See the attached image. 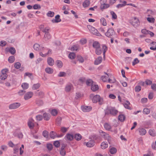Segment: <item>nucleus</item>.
<instances>
[{
    "instance_id": "obj_7",
    "label": "nucleus",
    "mask_w": 156,
    "mask_h": 156,
    "mask_svg": "<svg viewBox=\"0 0 156 156\" xmlns=\"http://www.w3.org/2000/svg\"><path fill=\"white\" fill-rule=\"evenodd\" d=\"M34 120L32 118H30L28 119L27 125L30 129H32L34 128Z\"/></svg>"
},
{
    "instance_id": "obj_24",
    "label": "nucleus",
    "mask_w": 156,
    "mask_h": 156,
    "mask_svg": "<svg viewBox=\"0 0 156 156\" xmlns=\"http://www.w3.org/2000/svg\"><path fill=\"white\" fill-rule=\"evenodd\" d=\"M51 37L50 34L49 33H46L44 34V39L45 41H47L51 38Z\"/></svg>"
},
{
    "instance_id": "obj_61",
    "label": "nucleus",
    "mask_w": 156,
    "mask_h": 156,
    "mask_svg": "<svg viewBox=\"0 0 156 156\" xmlns=\"http://www.w3.org/2000/svg\"><path fill=\"white\" fill-rule=\"evenodd\" d=\"M16 51L15 49L13 47H10V54L14 55L15 54Z\"/></svg>"
},
{
    "instance_id": "obj_35",
    "label": "nucleus",
    "mask_w": 156,
    "mask_h": 156,
    "mask_svg": "<svg viewBox=\"0 0 156 156\" xmlns=\"http://www.w3.org/2000/svg\"><path fill=\"white\" fill-rule=\"evenodd\" d=\"M105 128L107 130H109L111 129L110 125L107 123H105L104 125Z\"/></svg>"
},
{
    "instance_id": "obj_33",
    "label": "nucleus",
    "mask_w": 156,
    "mask_h": 156,
    "mask_svg": "<svg viewBox=\"0 0 156 156\" xmlns=\"http://www.w3.org/2000/svg\"><path fill=\"white\" fill-rule=\"evenodd\" d=\"M74 137L75 139L77 141L80 140L82 138V136L79 133L75 134Z\"/></svg>"
},
{
    "instance_id": "obj_57",
    "label": "nucleus",
    "mask_w": 156,
    "mask_h": 156,
    "mask_svg": "<svg viewBox=\"0 0 156 156\" xmlns=\"http://www.w3.org/2000/svg\"><path fill=\"white\" fill-rule=\"evenodd\" d=\"M60 154L62 156H64L66 154V152L63 148L62 147L60 151Z\"/></svg>"
},
{
    "instance_id": "obj_10",
    "label": "nucleus",
    "mask_w": 156,
    "mask_h": 156,
    "mask_svg": "<svg viewBox=\"0 0 156 156\" xmlns=\"http://www.w3.org/2000/svg\"><path fill=\"white\" fill-rule=\"evenodd\" d=\"M74 136L73 134L67 133L64 137V139L66 140L71 141L74 139Z\"/></svg>"
},
{
    "instance_id": "obj_56",
    "label": "nucleus",
    "mask_w": 156,
    "mask_h": 156,
    "mask_svg": "<svg viewBox=\"0 0 156 156\" xmlns=\"http://www.w3.org/2000/svg\"><path fill=\"white\" fill-rule=\"evenodd\" d=\"M43 135L44 137L47 138L48 137V133L47 131H44L43 132Z\"/></svg>"
},
{
    "instance_id": "obj_18",
    "label": "nucleus",
    "mask_w": 156,
    "mask_h": 156,
    "mask_svg": "<svg viewBox=\"0 0 156 156\" xmlns=\"http://www.w3.org/2000/svg\"><path fill=\"white\" fill-rule=\"evenodd\" d=\"M45 50H46L47 51V52L45 53L44 54H43L42 52H40V55L42 57H46L48 55L51 53V50L50 49H48L47 48L45 49Z\"/></svg>"
},
{
    "instance_id": "obj_6",
    "label": "nucleus",
    "mask_w": 156,
    "mask_h": 156,
    "mask_svg": "<svg viewBox=\"0 0 156 156\" xmlns=\"http://www.w3.org/2000/svg\"><path fill=\"white\" fill-rule=\"evenodd\" d=\"M13 135L19 139H22L23 137V133L19 129H16L14 130L13 132Z\"/></svg>"
},
{
    "instance_id": "obj_2",
    "label": "nucleus",
    "mask_w": 156,
    "mask_h": 156,
    "mask_svg": "<svg viewBox=\"0 0 156 156\" xmlns=\"http://www.w3.org/2000/svg\"><path fill=\"white\" fill-rule=\"evenodd\" d=\"M90 97L92 99V100L93 103H96L98 101L100 104H102L103 102V99L101 98L100 95H96L95 96L93 94H91L90 95Z\"/></svg>"
},
{
    "instance_id": "obj_64",
    "label": "nucleus",
    "mask_w": 156,
    "mask_h": 156,
    "mask_svg": "<svg viewBox=\"0 0 156 156\" xmlns=\"http://www.w3.org/2000/svg\"><path fill=\"white\" fill-rule=\"evenodd\" d=\"M151 88L154 91H156V84L153 83L151 84Z\"/></svg>"
},
{
    "instance_id": "obj_26",
    "label": "nucleus",
    "mask_w": 156,
    "mask_h": 156,
    "mask_svg": "<svg viewBox=\"0 0 156 156\" xmlns=\"http://www.w3.org/2000/svg\"><path fill=\"white\" fill-rule=\"evenodd\" d=\"M130 102L128 101H125L124 103L123 104V105L125 108L128 109H130V108L129 106Z\"/></svg>"
},
{
    "instance_id": "obj_46",
    "label": "nucleus",
    "mask_w": 156,
    "mask_h": 156,
    "mask_svg": "<svg viewBox=\"0 0 156 156\" xmlns=\"http://www.w3.org/2000/svg\"><path fill=\"white\" fill-rule=\"evenodd\" d=\"M150 112V110L148 108H145L143 109V113L145 115H148Z\"/></svg>"
},
{
    "instance_id": "obj_17",
    "label": "nucleus",
    "mask_w": 156,
    "mask_h": 156,
    "mask_svg": "<svg viewBox=\"0 0 156 156\" xmlns=\"http://www.w3.org/2000/svg\"><path fill=\"white\" fill-rule=\"evenodd\" d=\"M129 22L134 27H137L140 24L139 20H130Z\"/></svg>"
},
{
    "instance_id": "obj_62",
    "label": "nucleus",
    "mask_w": 156,
    "mask_h": 156,
    "mask_svg": "<svg viewBox=\"0 0 156 156\" xmlns=\"http://www.w3.org/2000/svg\"><path fill=\"white\" fill-rule=\"evenodd\" d=\"M47 147L49 151H51L52 148V145L51 144H47Z\"/></svg>"
},
{
    "instance_id": "obj_55",
    "label": "nucleus",
    "mask_w": 156,
    "mask_h": 156,
    "mask_svg": "<svg viewBox=\"0 0 156 156\" xmlns=\"http://www.w3.org/2000/svg\"><path fill=\"white\" fill-rule=\"evenodd\" d=\"M105 139L108 140L109 144H110L111 143L112 139L109 135H108V136H107L106 137V138Z\"/></svg>"
},
{
    "instance_id": "obj_21",
    "label": "nucleus",
    "mask_w": 156,
    "mask_h": 156,
    "mask_svg": "<svg viewBox=\"0 0 156 156\" xmlns=\"http://www.w3.org/2000/svg\"><path fill=\"white\" fill-rule=\"evenodd\" d=\"M102 57L99 56L98 57L95 61L94 64L95 65H98L100 64L102 61Z\"/></svg>"
},
{
    "instance_id": "obj_36",
    "label": "nucleus",
    "mask_w": 156,
    "mask_h": 156,
    "mask_svg": "<svg viewBox=\"0 0 156 156\" xmlns=\"http://www.w3.org/2000/svg\"><path fill=\"white\" fill-rule=\"evenodd\" d=\"M21 87L23 89L25 90L29 87V85L27 83H22Z\"/></svg>"
},
{
    "instance_id": "obj_12",
    "label": "nucleus",
    "mask_w": 156,
    "mask_h": 156,
    "mask_svg": "<svg viewBox=\"0 0 156 156\" xmlns=\"http://www.w3.org/2000/svg\"><path fill=\"white\" fill-rule=\"evenodd\" d=\"M84 144L86 145L88 147H91L94 145L95 142L94 140H91L87 142H84Z\"/></svg>"
},
{
    "instance_id": "obj_23",
    "label": "nucleus",
    "mask_w": 156,
    "mask_h": 156,
    "mask_svg": "<svg viewBox=\"0 0 156 156\" xmlns=\"http://www.w3.org/2000/svg\"><path fill=\"white\" fill-rule=\"evenodd\" d=\"M90 1L89 0H85L83 2V6L84 8H86L88 7L90 5Z\"/></svg>"
},
{
    "instance_id": "obj_16",
    "label": "nucleus",
    "mask_w": 156,
    "mask_h": 156,
    "mask_svg": "<svg viewBox=\"0 0 156 156\" xmlns=\"http://www.w3.org/2000/svg\"><path fill=\"white\" fill-rule=\"evenodd\" d=\"M20 105L19 103H15L10 105V109H15L19 108Z\"/></svg>"
},
{
    "instance_id": "obj_38",
    "label": "nucleus",
    "mask_w": 156,
    "mask_h": 156,
    "mask_svg": "<svg viewBox=\"0 0 156 156\" xmlns=\"http://www.w3.org/2000/svg\"><path fill=\"white\" fill-rule=\"evenodd\" d=\"M125 119V117L124 115L121 114L119 116L118 119L121 122H123Z\"/></svg>"
},
{
    "instance_id": "obj_22",
    "label": "nucleus",
    "mask_w": 156,
    "mask_h": 156,
    "mask_svg": "<svg viewBox=\"0 0 156 156\" xmlns=\"http://www.w3.org/2000/svg\"><path fill=\"white\" fill-rule=\"evenodd\" d=\"M101 46L102 47V50H101L103 52L104 57H105V53L108 50V48L107 46L105 44L102 45Z\"/></svg>"
},
{
    "instance_id": "obj_30",
    "label": "nucleus",
    "mask_w": 156,
    "mask_h": 156,
    "mask_svg": "<svg viewBox=\"0 0 156 156\" xmlns=\"http://www.w3.org/2000/svg\"><path fill=\"white\" fill-rule=\"evenodd\" d=\"M108 144L107 142H103L101 144V148L103 149H105L108 147Z\"/></svg>"
},
{
    "instance_id": "obj_41",
    "label": "nucleus",
    "mask_w": 156,
    "mask_h": 156,
    "mask_svg": "<svg viewBox=\"0 0 156 156\" xmlns=\"http://www.w3.org/2000/svg\"><path fill=\"white\" fill-rule=\"evenodd\" d=\"M57 66L59 68H61L62 66V62L59 60H57L56 62Z\"/></svg>"
},
{
    "instance_id": "obj_19",
    "label": "nucleus",
    "mask_w": 156,
    "mask_h": 156,
    "mask_svg": "<svg viewBox=\"0 0 156 156\" xmlns=\"http://www.w3.org/2000/svg\"><path fill=\"white\" fill-rule=\"evenodd\" d=\"M47 62L50 66H53L54 63V60L51 57H48L47 59Z\"/></svg>"
},
{
    "instance_id": "obj_44",
    "label": "nucleus",
    "mask_w": 156,
    "mask_h": 156,
    "mask_svg": "<svg viewBox=\"0 0 156 156\" xmlns=\"http://www.w3.org/2000/svg\"><path fill=\"white\" fill-rule=\"evenodd\" d=\"M35 119L37 121H41L42 120L43 117L41 115H38L36 116Z\"/></svg>"
},
{
    "instance_id": "obj_42",
    "label": "nucleus",
    "mask_w": 156,
    "mask_h": 156,
    "mask_svg": "<svg viewBox=\"0 0 156 156\" xmlns=\"http://www.w3.org/2000/svg\"><path fill=\"white\" fill-rule=\"evenodd\" d=\"M21 63L19 62H17L14 63V66L15 68L17 69H19L21 67Z\"/></svg>"
},
{
    "instance_id": "obj_13",
    "label": "nucleus",
    "mask_w": 156,
    "mask_h": 156,
    "mask_svg": "<svg viewBox=\"0 0 156 156\" xmlns=\"http://www.w3.org/2000/svg\"><path fill=\"white\" fill-rule=\"evenodd\" d=\"M34 95V93L31 91L27 92L24 96V99L25 100H27L31 98Z\"/></svg>"
},
{
    "instance_id": "obj_28",
    "label": "nucleus",
    "mask_w": 156,
    "mask_h": 156,
    "mask_svg": "<svg viewBox=\"0 0 156 156\" xmlns=\"http://www.w3.org/2000/svg\"><path fill=\"white\" fill-rule=\"evenodd\" d=\"M45 71L47 73L51 74L53 73L54 70L52 68L48 67L45 69Z\"/></svg>"
},
{
    "instance_id": "obj_53",
    "label": "nucleus",
    "mask_w": 156,
    "mask_h": 156,
    "mask_svg": "<svg viewBox=\"0 0 156 156\" xmlns=\"http://www.w3.org/2000/svg\"><path fill=\"white\" fill-rule=\"evenodd\" d=\"M77 60L80 62L83 63L84 62L83 58L80 55H78L77 57Z\"/></svg>"
},
{
    "instance_id": "obj_27",
    "label": "nucleus",
    "mask_w": 156,
    "mask_h": 156,
    "mask_svg": "<svg viewBox=\"0 0 156 156\" xmlns=\"http://www.w3.org/2000/svg\"><path fill=\"white\" fill-rule=\"evenodd\" d=\"M99 88L98 86L97 85L92 84L91 87V90L93 91H96Z\"/></svg>"
},
{
    "instance_id": "obj_20",
    "label": "nucleus",
    "mask_w": 156,
    "mask_h": 156,
    "mask_svg": "<svg viewBox=\"0 0 156 156\" xmlns=\"http://www.w3.org/2000/svg\"><path fill=\"white\" fill-rule=\"evenodd\" d=\"M43 118H44V120L48 121L50 118V115L49 113L45 112L43 114Z\"/></svg>"
},
{
    "instance_id": "obj_14",
    "label": "nucleus",
    "mask_w": 156,
    "mask_h": 156,
    "mask_svg": "<svg viewBox=\"0 0 156 156\" xmlns=\"http://www.w3.org/2000/svg\"><path fill=\"white\" fill-rule=\"evenodd\" d=\"M82 110L84 112H88L90 111L92 108L90 106H82L81 107Z\"/></svg>"
},
{
    "instance_id": "obj_59",
    "label": "nucleus",
    "mask_w": 156,
    "mask_h": 156,
    "mask_svg": "<svg viewBox=\"0 0 156 156\" xmlns=\"http://www.w3.org/2000/svg\"><path fill=\"white\" fill-rule=\"evenodd\" d=\"M139 62V60L137 58L134 59L132 62V65L133 66L135 65L136 64Z\"/></svg>"
},
{
    "instance_id": "obj_3",
    "label": "nucleus",
    "mask_w": 156,
    "mask_h": 156,
    "mask_svg": "<svg viewBox=\"0 0 156 156\" xmlns=\"http://www.w3.org/2000/svg\"><path fill=\"white\" fill-rule=\"evenodd\" d=\"M118 112V111L114 108L112 107H108L105 110V114H110L113 115H116Z\"/></svg>"
},
{
    "instance_id": "obj_15",
    "label": "nucleus",
    "mask_w": 156,
    "mask_h": 156,
    "mask_svg": "<svg viewBox=\"0 0 156 156\" xmlns=\"http://www.w3.org/2000/svg\"><path fill=\"white\" fill-rule=\"evenodd\" d=\"M10 147L13 148V149L14 153H16L18 152L19 147L17 145L14 144L11 141H10Z\"/></svg>"
},
{
    "instance_id": "obj_58",
    "label": "nucleus",
    "mask_w": 156,
    "mask_h": 156,
    "mask_svg": "<svg viewBox=\"0 0 156 156\" xmlns=\"http://www.w3.org/2000/svg\"><path fill=\"white\" fill-rule=\"evenodd\" d=\"M53 144L54 145L57 147H58L60 145V142L58 140L54 141Z\"/></svg>"
},
{
    "instance_id": "obj_8",
    "label": "nucleus",
    "mask_w": 156,
    "mask_h": 156,
    "mask_svg": "<svg viewBox=\"0 0 156 156\" xmlns=\"http://www.w3.org/2000/svg\"><path fill=\"white\" fill-rule=\"evenodd\" d=\"M73 87L72 84L70 83L67 84L65 87V90L67 92H70L71 90H73Z\"/></svg>"
},
{
    "instance_id": "obj_51",
    "label": "nucleus",
    "mask_w": 156,
    "mask_h": 156,
    "mask_svg": "<svg viewBox=\"0 0 156 156\" xmlns=\"http://www.w3.org/2000/svg\"><path fill=\"white\" fill-rule=\"evenodd\" d=\"M86 83L88 86H91L93 84V81L91 79H88L87 80Z\"/></svg>"
},
{
    "instance_id": "obj_60",
    "label": "nucleus",
    "mask_w": 156,
    "mask_h": 156,
    "mask_svg": "<svg viewBox=\"0 0 156 156\" xmlns=\"http://www.w3.org/2000/svg\"><path fill=\"white\" fill-rule=\"evenodd\" d=\"M33 7L34 9H41V6L39 5L36 4L34 5Z\"/></svg>"
},
{
    "instance_id": "obj_32",
    "label": "nucleus",
    "mask_w": 156,
    "mask_h": 156,
    "mask_svg": "<svg viewBox=\"0 0 156 156\" xmlns=\"http://www.w3.org/2000/svg\"><path fill=\"white\" fill-rule=\"evenodd\" d=\"M149 134L152 136H154L156 135V133L153 129H151L149 130Z\"/></svg>"
},
{
    "instance_id": "obj_40",
    "label": "nucleus",
    "mask_w": 156,
    "mask_h": 156,
    "mask_svg": "<svg viewBox=\"0 0 156 156\" xmlns=\"http://www.w3.org/2000/svg\"><path fill=\"white\" fill-rule=\"evenodd\" d=\"M68 127H62L61 128L60 131L63 133H65L68 130Z\"/></svg>"
},
{
    "instance_id": "obj_9",
    "label": "nucleus",
    "mask_w": 156,
    "mask_h": 156,
    "mask_svg": "<svg viewBox=\"0 0 156 156\" xmlns=\"http://www.w3.org/2000/svg\"><path fill=\"white\" fill-rule=\"evenodd\" d=\"M137 130L139 135L140 136L144 135L147 133V131L146 129L142 127L139 128Z\"/></svg>"
},
{
    "instance_id": "obj_49",
    "label": "nucleus",
    "mask_w": 156,
    "mask_h": 156,
    "mask_svg": "<svg viewBox=\"0 0 156 156\" xmlns=\"http://www.w3.org/2000/svg\"><path fill=\"white\" fill-rule=\"evenodd\" d=\"M109 5L108 4H103L101 5V9H105L108 8Z\"/></svg>"
},
{
    "instance_id": "obj_11",
    "label": "nucleus",
    "mask_w": 156,
    "mask_h": 156,
    "mask_svg": "<svg viewBox=\"0 0 156 156\" xmlns=\"http://www.w3.org/2000/svg\"><path fill=\"white\" fill-rule=\"evenodd\" d=\"M114 34V31L112 28H109L107 30V32L105 33V35L108 37H110Z\"/></svg>"
},
{
    "instance_id": "obj_39",
    "label": "nucleus",
    "mask_w": 156,
    "mask_h": 156,
    "mask_svg": "<svg viewBox=\"0 0 156 156\" xmlns=\"http://www.w3.org/2000/svg\"><path fill=\"white\" fill-rule=\"evenodd\" d=\"M109 151L111 154H113L116 153L117 151V150L114 147H112L110 149Z\"/></svg>"
},
{
    "instance_id": "obj_48",
    "label": "nucleus",
    "mask_w": 156,
    "mask_h": 156,
    "mask_svg": "<svg viewBox=\"0 0 156 156\" xmlns=\"http://www.w3.org/2000/svg\"><path fill=\"white\" fill-rule=\"evenodd\" d=\"M54 12L51 11H49L47 13V16L48 17H53L54 15Z\"/></svg>"
},
{
    "instance_id": "obj_63",
    "label": "nucleus",
    "mask_w": 156,
    "mask_h": 156,
    "mask_svg": "<svg viewBox=\"0 0 156 156\" xmlns=\"http://www.w3.org/2000/svg\"><path fill=\"white\" fill-rule=\"evenodd\" d=\"M111 14L112 15V19H116L117 18V16L116 14L113 11L111 12Z\"/></svg>"
},
{
    "instance_id": "obj_47",
    "label": "nucleus",
    "mask_w": 156,
    "mask_h": 156,
    "mask_svg": "<svg viewBox=\"0 0 156 156\" xmlns=\"http://www.w3.org/2000/svg\"><path fill=\"white\" fill-rule=\"evenodd\" d=\"M83 94H82L80 92H78L76 93L75 98L76 99H78L83 97Z\"/></svg>"
},
{
    "instance_id": "obj_5",
    "label": "nucleus",
    "mask_w": 156,
    "mask_h": 156,
    "mask_svg": "<svg viewBox=\"0 0 156 156\" xmlns=\"http://www.w3.org/2000/svg\"><path fill=\"white\" fill-rule=\"evenodd\" d=\"M87 27L90 31L93 34L97 36H100L101 34L99 33L98 30L95 28L90 25H88Z\"/></svg>"
},
{
    "instance_id": "obj_1",
    "label": "nucleus",
    "mask_w": 156,
    "mask_h": 156,
    "mask_svg": "<svg viewBox=\"0 0 156 156\" xmlns=\"http://www.w3.org/2000/svg\"><path fill=\"white\" fill-rule=\"evenodd\" d=\"M93 47L95 48V53L97 55H100L102 53L100 48V45L99 43L97 41L94 42L93 44Z\"/></svg>"
},
{
    "instance_id": "obj_25",
    "label": "nucleus",
    "mask_w": 156,
    "mask_h": 156,
    "mask_svg": "<svg viewBox=\"0 0 156 156\" xmlns=\"http://www.w3.org/2000/svg\"><path fill=\"white\" fill-rule=\"evenodd\" d=\"M120 2H122L123 3L119 4L117 5L116 7L117 8H120L123 7L126 5V1H123V2H122L120 0Z\"/></svg>"
},
{
    "instance_id": "obj_4",
    "label": "nucleus",
    "mask_w": 156,
    "mask_h": 156,
    "mask_svg": "<svg viewBox=\"0 0 156 156\" xmlns=\"http://www.w3.org/2000/svg\"><path fill=\"white\" fill-rule=\"evenodd\" d=\"M9 71V70L6 68L2 69L1 71L0 79L2 80H5L7 77V73Z\"/></svg>"
},
{
    "instance_id": "obj_31",
    "label": "nucleus",
    "mask_w": 156,
    "mask_h": 156,
    "mask_svg": "<svg viewBox=\"0 0 156 156\" xmlns=\"http://www.w3.org/2000/svg\"><path fill=\"white\" fill-rule=\"evenodd\" d=\"M36 95L40 96L41 97H43L44 95V93L41 91L37 90L35 93Z\"/></svg>"
},
{
    "instance_id": "obj_52",
    "label": "nucleus",
    "mask_w": 156,
    "mask_h": 156,
    "mask_svg": "<svg viewBox=\"0 0 156 156\" xmlns=\"http://www.w3.org/2000/svg\"><path fill=\"white\" fill-rule=\"evenodd\" d=\"M108 77V76L107 75L106 76H102L101 77V79L104 82H106L107 81Z\"/></svg>"
},
{
    "instance_id": "obj_54",
    "label": "nucleus",
    "mask_w": 156,
    "mask_h": 156,
    "mask_svg": "<svg viewBox=\"0 0 156 156\" xmlns=\"http://www.w3.org/2000/svg\"><path fill=\"white\" fill-rule=\"evenodd\" d=\"M141 90V87L140 86H136L134 88L135 91L137 92H139Z\"/></svg>"
},
{
    "instance_id": "obj_45",
    "label": "nucleus",
    "mask_w": 156,
    "mask_h": 156,
    "mask_svg": "<svg viewBox=\"0 0 156 156\" xmlns=\"http://www.w3.org/2000/svg\"><path fill=\"white\" fill-rule=\"evenodd\" d=\"M100 133L101 134V136L105 139L106 137L108 135V134L105 133L102 130L100 131Z\"/></svg>"
},
{
    "instance_id": "obj_37",
    "label": "nucleus",
    "mask_w": 156,
    "mask_h": 156,
    "mask_svg": "<svg viewBox=\"0 0 156 156\" xmlns=\"http://www.w3.org/2000/svg\"><path fill=\"white\" fill-rule=\"evenodd\" d=\"M40 84L39 83L34 84L32 87V89L34 90H37L40 87Z\"/></svg>"
},
{
    "instance_id": "obj_50",
    "label": "nucleus",
    "mask_w": 156,
    "mask_h": 156,
    "mask_svg": "<svg viewBox=\"0 0 156 156\" xmlns=\"http://www.w3.org/2000/svg\"><path fill=\"white\" fill-rule=\"evenodd\" d=\"M76 55L73 52L71 53L69 55V57L71 59H74Z\"/></svg>"
},
{
    "instance_id": "obj_43",
    "label": "nucleus",
    "mask_w": 156,
    "mask_h": 156,
    "mask_svg": "<svg viewBox=\"0 0 156 156\" xmlns=\"http://www.w3.org/2000/svg\"><path fill=\"white\" fill-rule=\"evenodd\" d=\"M58 111L56 109H53L51 111V113L53 116H56L58 113Z\"/></svg>"
},
{
    "instance_id": "obj_34",
    "label": "nucleus",
    "mask_w": 156,
    "mask_h": 156,
    "mask_svg": "<svg viewBox=\"0 0 156 156\" xmlns=\"http://www.w3.org/2000/svg\"><path fill=\"white\" fill-rule=\"evenodd\" d=\"M57 133L54 131H51L50 133V137L52 139H54L56 137Z\"/></svg>"
},
{
    "instance_id": "obj_29",
    "label": "nucleus",
    "mask_w": 156,
    "mask_h": 156,
    "mask_svg": "<svg viewBox=\"0 0 156 156\" xmlns=\"http://www.w3.org/2000/svg\"><path fill=\"white\" fill-rule=\"evenodd\" d=\"M33 48L34 50L37 51L41 50V49L40 48V45L37 43H36L34 44Z\"/></svg>"
}]
</instances>
